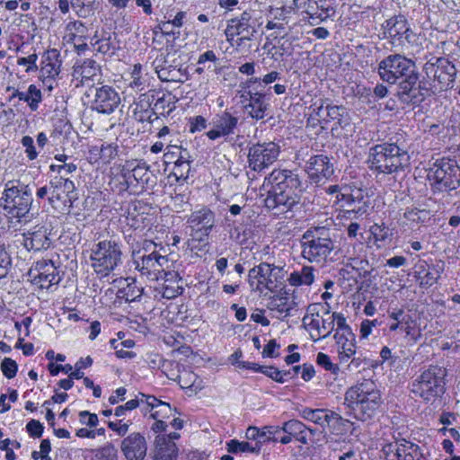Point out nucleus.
<instances>
[{"label": "nucleus", "mask_w": 460, "mask_h": 460, "mask_svg": "<svg viewBox=\"0 0 460 460\" xmlns=\"http://www.w3.org/2000/svg\"><path fill=\"white\" fill-rule=\"evenodd\" d=\"M377 74L383 82L398 84L397 96L407 104L417 105L424 100L421 87L417 86L419 74L414 61L399 53L390 54L377 65Z\"/></svg>", "instance_id": "nucleus-1"}, {"label": "nucleus", "mask_w": 460, "mask_h": 460, "mask_svg": "<svg viewBox=\"0 0 460 460\" xmlns=\"http://www.w3.org/2000/svg\"><path fill=\"white\" fill-rule=\"evenodd\" d=\"M367 164L376 174H393L410 165V155L404 141L392 137L369 148Z\"/></svg>", "instance_id": "nucleus-2"}, {"label": "nucleus", "mask_w": 460, "mask_h": 460, "mask_svg": "<svg viewBox=\"0 0 460 460\" xmlns=\"http://www.w3.org/2000/svg\"><path fill=\"white\" fill-rule=\"evenodd\" d=\"M32 190L20 181H8L0 196V208L12 226L26 224L31 219Z\"/></svg>", "instance_id": "nucleus-3"}, {"label": "nucleus", "mask_w": 460, "mask_h": 460, "mask_svg": "<svg viewBox=\"0 0 460 460\" xmlns=\"http://www.w3.org/2000/svg\"><path fill=\"white\" fill-rule=\"evenodd\" d=\"M345 405L355 418L365 421L372 418L381 405V394L376 383L370 379L349 387L345 393Z\"/></svg>", "instance_id": "nucleus-4"}, {"label": "nucleus", "mask_w": 460, "mask_h": 460, "mask_svg": "<svg viewBox=\"0 0 460 460\" xmlns=\"http://www.w3.org/2000/svg\"><path fill=\"white\" fill-rule=\"evenodd\" d=\"M302 255L312 263L323 265L335 248L332 233L325 227L308 229L302 236Z\"/></svg>", "instance_id": "nucleus-5"}, {"label": "nucleus", "mask_w": 460, "mask_h": 460, "mask_svg": "<svg viewBox=\"0 0 460 460\" xmlns=\"http://www.w3.org/2000/svg\"><path fill=\"white\" fill-rule=\"evenodd\" d=\"M446 370L431 365L411 384V392L424 401H431L444 394Z\"/></svg>", "instance_id": "nucleus-6"}, {"label": "nucleus", "mask_w": 460, "mask_h": 460, "mask_svg": "<svg viewBox=\"0 0 460 460\" xmlns=\"http://www.w3.org/2000/svg\"><path fill=\"white\" fill-rule=\"evenodd\" d=\"M382 35L396 50L412 46L417 40V34L403 15H395L385 20L382 24Z\"/></svg>", "instance_id": "nucleus-7"}, {"label": "nucleus", "mask_w": 460, "mask_h": 460, "mask_svg": "<svg viewBox=\"0 0 460 460\" xmlns=\"http://www.w3.org/2000/svg\"><path fill=\"white\" fill-rule=\"evenodd\" d=\"M90 259L97 274L108 276L121 263L120 247L115 241H101L93 247Z\"/></svg>", "instance_id": "nucleus-8"}, {"label": "nucleus", "mask_w": 460, "mask_h": 460, "mask_svg": "<svg viewBox=\"0 0 460 460\" xmlns=\"http://www.w3.org/2000/svg\"><path fill=\"white\" fill-rule=\"evenodd\" d=\"M133 263L140 275L150 281L160 280L163 272L172 266V261L166 255L155 250L147 252L146 248L133 255Z\"/></svg>", "instance_id": "nucleus-9"}, {"label": "nucleus", "mask_w": 460, "mask_h": 460, "mask_svg": "<svg viewBox=\"0 0 460 460\" xmlns=\"http://www.w3.org/2000/svg\"><path fill=\"white\" fill-rule=\"evenodd\" d=\"M423 71L435 91H446L454 86L456 68L448 59L437 58L435 62L428 61L423 66Z\"/></svg>", "instance_id": "nucleus-10"}, {"label": "nucleus", "mask_w": 460, "mask_h": 460, "mask_svg": "<svg viewBox=\"0 0 460 460\" xmlns=\"http://www.w3.org/2000/svg\"><path fill=\"white\" fill-rule=\"evenodd\" d=\"M428 178L434 181L438 190H456L460 182V173L456 162L447 159L437 161L430 169Z\"/></svg>", "instance_id": "nucleus-11"}, {"label": "nucleus", "mask_w": 460, "mask_h": 460, "mask_svg": "<svg viewBox=\"0 0 460 460\" xmlns=\"http://www.w3.org/2000/svg\"><path fill=\"white\" fill-rule=\"evenodd\" d=\"M280 146L274 141L252 144L248 150L249 167L255 172H261L278 160Z\"/></svg>", "instance_id": "nucleus-12"}, {"label": "nucleus", "mask_w": 460, "mask_h": 460, "mask_svg": "<svg viewBox=\"0 0 460 460\" xmlns=\"http://www.w3.org/2000/svg\"><path fill=\"white\" fill-rule=\"evenodd\" d=\"M318 306V305H310L302 320L304 326L310 331V336L314 341L329 337L333 331V319H331L330 311L327 309L320 316Z\"/></svg>", "instance_id": "nucleus-13"}, {"label": "nucleus", "mask_w": 460, "mask_h": 460, "mask_svg": "<svg viewBox=\"0 0 460 460\" xmlns=\"http://www.w3.org/2000/svg\"><path fill=\"white\" fill-rule=\"evenodd\" d=\"M257 32L256 20L252 18V11L245 10L240 16L231 19L226 29V36L229 42L238 36L237 45L245 40H252Z\"/></svg>", "instance_id": "nucleus-14"}, {"label": "nucleus", "mask_w": 460, "mask_h": 460, "mask_svg": "<svg viewBox=\"0 0 460 460\" xmlns=\"http://www.w3.org/2000/svg\"><path fill=\"white\" fill-rule=\"evenodd\" d=\"M187 226L190 229V235L193 240L204 242L208 239L215 226V214L207 207L191 212L187 218Z\"/></svg>", "instance_id": "nucleus-15"}, {"label": "nucleus", "mask_w": 460, "mask_h": 460, "mask_svg": "<svg viewBox=\"0 0 460 460\" xmlns=\"http://www.w3.org/2000/svg\"><path fill=\"white\" fill-rule=\"evenodd\" d=\"M251 277L260 279L257 287L261 285L262 291L267 289L270 292H275L281 288L284 282L283 270L265 262L251 269Z\"/></svg>", "instance_id": "nucleus-16"}, {"label": "nucleus", "mask_w": 460, "mask_h": 460, "mask_svg": "<svg viewBox=\"0 0 460 460\" xmlns=\"http://www.w3.org/2000/svg\"><path fill=\"white\" fill-rule=\"evenodd\" d=\"M73 81L75 87L88 86L92 88L102 80L101 66L93 59L86 58L76 61L73 66Z\"/></svg>", "instance_id": "nucleus-17"}, {"label": "nucleus", "mask_w": 460, "mask_h": 460, "mask_svg": "<svg viewBox=\"0 0 460 460\" xmlns=\"http://www.w3.org/2000/svg\"><path fill=\"white\" fill-rule=\"evenodd\" d=\"M300 193L283 190L279 188H271L265 199V206L274 214H283L289 211L295 205L300 202Z\"/></svg>", "instance_id": "nucleus-18"}, {"label": "nucleus", "mask_w": 460, "mask_h": 460, "mask_svg": "<svg viewBox=\"0 0 460 460\" xmlns=\"http://www.w3.org/2000/svg\"><path fill=\"white\" fill-rule=\"evenodd\" d=\"M238 123V116L228 110H226L213 118L210 123L212 128L206 133V135L210 140L229 137L235 134Z\"/></svg>", "instance_id": "nucleus-19"}, {"label": "nucleus", "mask_w": 460, "mask_h": 460, "mask_svg": "<svg viewBox=\"0 0 460 460\" xmlns=\"http://www.w3.org/2000/svg\"><path fill=\"white\" fill-rule=\"evenodd\" d=\"M22 245L29 252H41L50 248V232L46 226L37 225L22 234Z\"/></svg>", "instance_id": "nucleus-20"}, {"label": "nucleus", "mask_w": 460, "mask_h": 460, "mask_svg": "<svg viewBox=\"0 0 460 460\" xmlns=\"http://www.w3.org/2000/svg\"><path fill=\"white\" fill-rule=\"evenodd\" d=\"M120 451L127 460H144L147 453V442L140 432H132L120 442Z\"/></svg>", "instance_id": "nucleus-21"}, {"label": "nucleus", "mask_w": 460, "mask_h": 460, "mask_svg": "<svg viewBox=\"0 0 460 460\" xmlns=\"http://www.w3.org/2000/svg\"><path fill=\"white\" fill-rule=\"evenodd\" d=\"M33 274V283L39 285L41 288H49L50 286L58 284L60 281V276L54 262L50 260H41L35 263L31 270Z\"/></svg>", "instance_id": "nucleus-22"}, {"label": "nucleus", "mask_w": 460, "mask_h": 460, "mask_svg": "<svg viewBox=\"0 0 460 460\" xmlns=\"http://www.w3.org/2000/svg\"><path fill=\"white\" fill-rule=\"evenodd\" d=\"M119 103L120 97L112 87L102 85L95 89L93 109L99 113L111 114Z\"/></svg>", "instance_id": "nucleus-23"}, {"label": "nucleus", "mask_w": 460, "mask_h": 460, "mask_svg": "<svg viewBox=\"0 0 460 460\" xmlns=\"http://www.w3.org/2000/svg\"><path fill=\"white\" fill-rule=\"evenodd\" d=\"M266 181L271 184L272 188L301 193V181L293 171L275 169L269 174Z\"/></svg>", "instance_id": "nucleus-24"}, {"label": "nucleus", "mask_w": 460, "mask_h": 460, "mask_svg": "<svg viewBox=\"0 0 460 460\" xmlns=\"http://www.w3.org/2000/svg\"><path fill=\"white\" fill-rule=\"evenodd\" d=\"M50 195L49 196V203L55 206L58 203L66 204L68 199L71 201L70 194L75 190L73 181L62 176H55L49 181Z\"/></svg>", "instance_id": "nucleus-25"}, {"label": "nucleus", "mask_w": 460, "mask_h": 460, "mask_svg": "<svg viewBox=\"0 0 460 460\" xmlns=\"http://www.w3.org/2000/svg\"><path fill=\"white\" fill-rule=\"evenodd\" d=\"M305 172L314 181H319L321 178L328 179L333 172V165L330 159L323 155H313L305 164Z\"/></svg>", "instance_id": "nucleus-26"}, {"label": "nucleus", "mask_w": 460, "mask_h": 460, "mask_svg": "<svg viewBox=\"0 0 460 460\" xmlns=\"http://www.w3.org/2000/svg\"><path fill=\"white\" fill-rule=\"evenodd\" d=\"M334 339L338 345V353L341 363H348L355 365L356 367L359 366V358H355L353 356L356 354V342L354 333L341 334L335 333Z\"/></svg>", "instance_id": "nucleus-27"}, {"label": "nucleus", "mask_w": 460, "mask_h": 460, "mask_svg": "<svg viewBox=\"0 0 460 460\" xmlns=\"http://www.w3.org/2000/svg\"><path fill=\"white\" fill-rule=\"evenodd\" d=\"M61 65L59 51L56 49L47 50L41 60L40 76L49 79L56 78L60 73Z\"/></svg>", "instance_id": "nucleus-28"}, {"label": "nucleus", "mask_w": 460, "mask_h": 460, "mask_svg": "<svg viewBox=\"0 0 460 460\" xmlns=\"http://www.w3.org/2000/svg\"><path fill=\"white\" fill-rule=\"evenodd\" d=\"M249 102L244 105L247 114L256 120L263 119L269 108L265 94L260 92H249Z\"/></svg>", "instance_id": "nucleus-29"}, {"label": "nucleus", "mask_w": 460, "mask_h": 460, "mask_svg": "<svg viewBox=\"0 0 460 460\" xmlns=\"http://www.w3.org/2000/svg\"><path fill=\"white\" fill-rule=\"evenodd\" d=\"M398 460H425L420 447L406 439H401L391 445Z\"/></svg>", "instance_id": "nucleus-30"}, {"label": "nucleus", "mask_w": 460, "mask_h": 460, "mask_svg": "<svg viewBox=\"0 0 460 460\" xmlns=\"http://www.w3.org/2000/svg\"><path fill=\"white\" fill-rule=\"evenodd\" d=\"M154 460H176L178 447L173 441L164 436H156L155 439Z\"/></svg>", "instance_id": "nucleus-31"}, {"label": "nucleus", "mask_w": 460, "mask_h": 460, "mask_svg": "<svg viewBox=\"0 0 460 460\" xmlns=\"http://www.w3.org/2000/svg\"><path fill=\"white\" fill-rule=\"evenodd\" d=\"M296 305V303L295 302V299L285 293L272 296L269 301L267 307L270 311L278 313L279 315L277 317L282 319L290 315Z\"/></svg>", "instance_id": "nucleus-32"}, {"label": "nucleus", "mask_w": 460, "mask_h": 460, "mask_svg": "<svg viewBox=\"0 0 460 460\" xmlns=\"http://www.w3.org/2000/svg\"><path fill=\"white\" fill-rule=\"evenodd\" d=\"M341 200L345 202L351 211L357 214H364L368 208V199L364 198L361 190H352L350 193L343 192L341 194Z\"/></svg>", "instance_id": "nucleus-33"}, {"label": "nucleus", "mask_w": 460, "mask_h": 460, "mask_svg": "<svg viewBox=\"0 0 460 460\" xmlns=\"http://www.w3.org/2000/svg\"><path fill=\"white\" fill-rule=\"evenodd\" d=\"M142 398L145 400V404H146L150 410L154 411L151 414L153 419H164L172 415V409L168 402L158 400L153 395L142 394Z\"/></svg>", "instance_id": "nucleus-34"}, {"label": "nucleus", "mask_w": 460, "mask_h": 460, "mask_svg": "<svg viewBox=\"0 0 460 460\" xmlns=\"http://www.w3.org/2000/svg\"><path fill=\"white\" fill-rule=\"evenodd\" d=\"M127 190L130 185L133 184L131 178L137 182L144 186L148 182L149 180V166L146 163H138L132 170L131 172L123 173Z\"/></svg>", "instance_id": "nucleus-35"}, {"label": "nucleus", "mask_w": 460, "mask_h": 460, "mask_svg": "<svg viewBox=\"0 0 460 460\" xmlns=\"http://www.w3.org/2000/svg\"><path fill=\"white\" fill-rule=\"evenodd\" d=\"M314 280V268L304 266L300 271L290 274L288 281L292 286L311 285Z\"/></svg>", "instance_id": "nucleus-36"}, {"label": "nucleus", "mask_w": 460, "mask_h": 460, "mask_svg": "<svg viewBox=\"0 0 460 460\" xmlns=\"http://www.w3.org/2000/svg\"><path fill=\"white\" fill-rule=\"evenodd\" d=\"M71 8L78 17L87 18L94 14L96 0H70Z\"/></svg>", "instance_id": "nucleus-37"}, {"label": "nucleus", "mask_w": 460, "mask_h": 460, "mask_svg": "<svg viewBox=\"0 0 460 460\" xmlns=\"http://www.w3.org/2000/svg\"><path fill=\"white\" fill-rule=\"evenodd\" d=\"M299 416L322 427L326 425V417H323L324 409H311L305 407L299 410Z\"/></svg>", "instance_id": "nucleus-38"}, {"label": "nucleus", "mask_w": 460, "mask_h": 460, "mask_svg": "<svg viewBox=\"0 0 460 460\" xmlns=\"http://www.w3.org/2000/svg\"><path fill=\"white\" fill-rule=\"evenodd\" d=\"M281 429L283 430V433H287L290 436L291 439L303 433V430H309L311 434H314L313 429L307 428L303 422L295 419L285 421L281 426Z\"/></svg>", "instance_id": "nucleus-39"}, {"label": "nucleus", "mask_w": 460, "mask_h": 460, "mask_svg": "<svg viewBox=\"0 0 460 460\" xmlns=\"http://www.w3.org/2000/svg\"><path fill=\"white\" fill-rule=\"evenodd\" d=\"M142 70V65L135 64L131 71V77L129 81V87L139 92L143 91L147 84V80L143 75Z\"/></svg>", "instance_id": "nucleus-40"}, {"label": "nucleus", "mask_w": 460, "mask_h": 460, "mask_svg": "<svg viewBox=\"0 0 460 460\" xmlns=\"http://www.w3.org/2000/svg\"><path fill=\"white\" fill-rule=\"evenodd\" d=\"M227 451L232 454L241 452L256 453L260 452V447L253 446L252 443L248 441H238L236 439H231L226 443Z\"/></svg>", "instance_id": "nucleus-41"}, {"label": "nucleus", "mask_w": 460, "mask_h": 460, "mask_svg": "<svg viewBox=\"0 0 460 460\" xmlns=\"http://www.w3.org/2000/svg\"><path fill=\"white\" fill-rule=\"evenodd\" d=\"M25 102L31 111L39 109L40 103L42 102V93L35 84H30L25 93Z\"/></svg>", "instance_id": "nucleus-42"}, {"label": "nucleus", "mask_w": 460, "mask_h": 460, "mask_svg": "<svg viewBox=\"0 0 460 460\" xmlns=\"http://www.w3.org/2000/svg\"><path fill=\"white\" fill-rule=\"evenodd\" d=\"M259 372L281 384L287 381V377H292L291 371H280L274 367H259Z\"/></svg>", "instance_id": "nucleus-43"}, {"label": "nucleus", "mask_w": 460, "mask_h": 460, "mask_svg": "<svg viewBox=\"0 0 460 460\" xmlns=\"http://www.w3.org/2000/svg\"><path fill=\"white\" fill-rule=\"evenodd\" d=\"M369 232L375 240V243L380 247L379 243H384L390 235L389 228L385 224H374L370 226Z\"/></svg>", "instance_id": "nucleus-44"}, {"label": "nucleus", "mask_w": 460, "mask_h": 460, "mask_svg": "<svg viewBox=\"0 0 460 460\" xmlns=\"http://www.w3.org/2000/svg\"><path fill=\"white\" fill-rule=\"evenodd\" d=\"M279 16L275 15L274 18L269 21L266 24L267 30H275L276 33L281 34L285 31L286 25L288 24L287 17L284 15V11H279Z\"/></svg>", "instance_id": "nucleus-45"}, {"label": "nucleus", "mask_w": 460, "mask_h": 460, "mask_svg": "<svg viewBox=\"0 0 460 460\" xmlns=\"http://www.w3.org/2000/svg\"><path fill=\"white\" fill-rule=\"evenodd\" d=\"M94 460H118L117 450L108 443L94 451Z\"/></svg>", "instance_id": "nucleus-46"}, {"label": "nucleus", "mask_w": 460, "mask_h": 460, "mask_svg": "<svg viewBox=\"0 0 460 460\" xmlns=\"http://www.w3.org/2000/svg\"><path fill=\"white\" fill-rule=\"evenodd\" d=\"M142 394H139L137 398L128 401L124 405L118 406L115 409L114 414L117 417H122L126 415L127 411L136 409L140 404H145V400L142 398Z\"/></svg>", "instance_id": "nucleus-47"}, {"label": "nucleus", "mask_w": 460, "mask_h": 460, "mask_svg": "<svg viewBox=\"0 0 460 460\" xmlns=\"http://www.w3.org/2000/svg\"><path fill=\"white\" fill-rule=\"evenodd\" d=\"M318 8H321V12L311 13L309 12H306V13L309 15L308 17V22L310 25L314 26L318 24L321 22L325 21L327 18L332 16L334 13V10L332 7H326L324 8L323 5L318 6Z\"/></svg>", "instance_id": "nucleus-48"}, {"label": "nucleus", "mask_w": 460, "mask_h": 460, "mask_svg": "<svg viewBox=\"0 0 460 460\" xmlns=\"http://www.w3.org/2000/svg\"><path fill=\"white\" fill-rule=\"evenodd\" d=\"M12 269V258L5 248L0 244V279L5 278Z\"/></svg>", "instance_id": "nucleus-49"}, {"label": "nucleus", "mask_w": 460, "mask_h": 460, "mask_svg": "<svg viewBox=\"0 0 460 460\" xmlns=\"http://www.w3.org/2000/svg\"><path fill=\"white\" fill-rule=\"evenodd\" d=\"M143 288L134 284H128L127 288L119 290V297L125 298L127 302H133L142 295Z\"/></svg>", "instance_id": "nucleus-50"}, {"label": "nucleus", "mask_w": 460, "mask_h": 460, "mask_svg": "<svg viewBox=\"0 0 460 460\" xmlns=\"http://www.w3.org/2000/svg\"><path fill=\"white\" fill-rule=\"evenodd\" d=\"M345 109L342 106L327 104L325 106V116H324V126L328 125L332 121L337 120L340 123L341 117L342 116L341 111Z\"/></svg>", "instance_id": "nucleus-51"}, {"label": "nucleus", "mask_w": 460, "mask_h": 460, "mask_svg": "<svg viewBox=\"0 0 460 460\" xmlns=\"http://www.w3.org/2000/svg\"><path fill=\"white\" fill-rule=\"evenodd\" d=\"M331 319H333V327L335 326V323L337 324V330L335 333L341 334H349L353 333L351 328L347 324L346 318L341 313H332L331 314Z\"/></svg>", "instance_id": "nucleus-52"}, {"label": "nucleus", "mask_w": 460, "mask_h": 460, "mask_svg": "<svg viewBox=\"0 0 460 460\" xmlns=\"http://www.w3.org/2000/svg\"><path fill=\"white\" fill-rule=\"evenodd\" d=\"M94 49L103 55L114 54L115 47L111 41V37L102 38L95 41L93 44Z\"/></svg>", "instance_id": "nucleus-53"}, {"label": "nucleus", "mask_w": 460, "mask_h": 460, "mask_svg": "<svg viewBox=\"0 0 460 460\" xmlns=\"http://www.w3.org/2000/svg\"><path fill=\"white\" fill-rule=\"evenodd\" d=\"M428 216V213L424 209H419L417 208H411L406 209L403 214L404 218L411 223L423 222Z\"/></svg>", "instance_id": "nucleus-54"}, {"label": "nucleus", "mask_w": 460, "mask_h": 460, "mask_svg": "<svg viewBox=\"0 0 460 460\" xmlns=\"http://www.w3.org/2000/svg\"><path fill=\"white\" fill-rule=\"evenodd\" d=\"M18 366L14 360L10 358H4L1 362V370L4 376L9 379L16 376Z\"/></svg>", "instance_id": "nucleus-55"}, {"label": "nucleus", "mask_w": 460, "mask_h": 460, "mask_svg": "<svg viewBox=\"0 0 460 460\" xmlns=\"http://www.w3.org/2000/svg\"><path fill=\"white\" fill-rule=\"evenodd\" d=\"M119 146L115 143L102 144L100 148L101 158L104 159L106 162H110L117 156Z\"/></svg>", "instance_id": "nucleus-56"}, {"label": "nucleus", "mask_w": 460, "mask_h": 460, "mask_svg": "<svg viewBox=\"0 0 460 460\" xmlns=\"http://www.w3.org/2000/svg\"><path fill=\"white\" fill-rule=\"evenodd\" d=\"M21 143L22 146L25 148L24 152L26 154L27 158L30 161L35 160L38 157V152L34 146V140L30 136H23L22 137Z\"/></svg>", "instance_id": "nucleus-57"}, {"label": "nucleus", "mask_w": 460, "mask_h": 460, "mask_svg": "<svg viewBox=\"0 0 460 460\" xmlns=\"http://www.w3.org/2000/svg\"><path fill=\"white\" fill-rule=\"evenodd\" d=\"M38 55L36 53H32L28 57L19 58L17 60V64L19 66H26L25 71L27 73L35 72L39 69L37 66Z\"/></svg>", "instance_id": "nucleus-58"}, {"label": "nucleus", "mask_w": 460, "mask_h": 460, "mask_svg": "<svg viewBox=\"0 0 460 460\" xmlns=\"http://www.w3.org/2000/svg\"><path fill=\"white\" fill-rule=\"evenodd\" d=\"M317 364L333 375H337L339 372V367L333 364L330 357L323 352H319L317 355Z\"/></svg>", "instance_id": "nucleus-59"}, {"label": "nucleus", "mask_w": 460, "mask_h": 460, "mask_svg": "<svg viewBox=\"0 0 460 460\" xmlns=\"http://www.w3.org/2000/svg\"><path fill=\"white\" fill-rule=\"evenodd\" d=\"M190 171V164L174 163V168H173L172 173L178 181L181 180L186 181L189 177Z\"/></svg>", "instance_id": "nucleus-60"}, {"label": "nucleus", "mask_w": 460, "mask_h": 460, "mask_svg": "<svg viewBox=\"0 0 460 460\" xmlns=\"http://www.w3.org/2000/svg\"><path fill=\"white\" fill-rule=\"evenodd\" d=\"M158 78L164 82H177L180 79L177 78V72L172 68V66H167L165 68H160L159 71L156 72Z\"/></svg>", "instance_id": "nucleus-61"}, {"label": "nucleus", "mask_w": 460, "mask_h": 460, "mask_svg": "<svg viewBox=\"0 0 460 460\" xmlns=\"http://www.w3.org/2000/svg\"><path fill=\"white\" fill-rule=\"evenodd\" d=\"M79 420L81 424L87 425L90 428H94L98 425L99 420L95 413H91L88 411H82L79 412Z\"/></svg>", "instance_id": "nucleus-62"}, {"label": "nucleus", "mask_w": 460, "mask_h": 460, "mask_svg": "<svg viewBox=\"0 0 460 460\" xmlns=\"http://www.w3.org/2000/svg\"><path fill=\"white\" fill-rule=\"evenodd\" d=\"M66 30L70 31L69 40H75L78 37L75 33H84L85 31V26L80 21L69 22L66 24Z\"/></svg>", "instance_id": "nucleus-63"}, {"label": "nucleus", "mask_w": 460, "mask_h": 460, "mask_svg": "<svg viewBox=\"0 0 460 460\" xmlns=\"http://www.w3.org/2000/svg\"><path fill=\"white\" fill-rule=\"evenodd\" d=\"M43 425L36 420H30L26 425V429L31 437L40 438L43 432Z\"/></svg>", "instance_id": "nucleus-64"}]
</instances>
